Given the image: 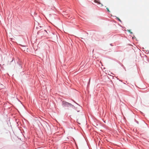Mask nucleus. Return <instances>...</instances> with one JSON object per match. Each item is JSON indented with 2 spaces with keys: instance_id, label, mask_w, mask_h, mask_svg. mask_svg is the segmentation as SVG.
Segmentation results:
<instances>
[{
  "instance_id": "nucleus-4",
  "label": "nucleus",
  "mask_w": 149,
  "mask_h": 149,
  "mask_svg": "<svg viewBox=\"0 0 149 149\" xmlns=\"http://www.w3.org/2000/svg\"><path fill=\"white\" fill-rule=\"evenodd\" d=\"M117 19L120 22H121V20L118 17H117Z\"/></svg>"
},
{
  "instance_id": "nucleus-3",
  "label": "nucleus",
  "mask_w": 149,
  "mask_h": 149,
  "mask_svg": "<svg viewBox=\"0 0 149 149\" xmlns=\"http://www.w3.org/2000/svg\"><path fill=\"white\" fill-rule=\"evenodd\" d=\"M106 9H107V11H108V12H110V11L109 10V8H107Z\"/></svg>"
},
{
  "instance_id": "nucleus-1",
  "label": "nucleus",
  "mask_w": 149,
  "mask_h": 149,
  "mask_svg": "<svg viewBox=\"0 0 149 149\" xmlns=\"http://www.w3.org/2000/svg\"><path fill=\"white\" fill-rule=\"evenodd\" d=\"M62 105L64 107H74L73 105L65 101L62 102Z\"/></svg>"
},
{
  "instance_id": "nucleus-5",
  "label": "nucleus",
  "mask_w": 149,
  "mask_h": 149,
  "mask_svg": "<svg viewBox=\"0 0 149 149\" xmlns=\"http://www.w3.org/2000/svg\"><path fill=\"white\" fill-rule=\"evenodd\" d=\"M128 31H129V32H130V30H128Z\"/></svg>"
},
{
  "instance_id": "nucleus-2",
  "label": "nucleus",
  "mask_w": 149,
  "mask_h": 149,
  "mask_svg": "<svg viewBox=\"0 0 149 149\" xmlns=\"http://www.w3.org/2000/svg\"><path fill=\"white\" fill-rule=\"evenodd\" d=\"M94 1L95 2L97 3L98 4L100 5V7H102V4L100 2L98 1L97 0H95Z\"/></svg>"
}]
</instances>
